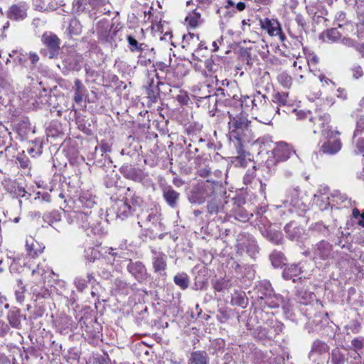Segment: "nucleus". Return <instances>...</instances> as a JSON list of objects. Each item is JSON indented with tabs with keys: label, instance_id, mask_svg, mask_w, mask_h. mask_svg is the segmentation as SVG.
I'll return each mask as SVG.
<instances>
[{
	"label": "nucleus",
	"instance_id": "nucleus-57",
	"mask_svg": "<svg viewBox=\"0 0 364 364\" xmlns=\"http://www.w3.org/2000/svg\"><path fill=\"white\" fill-rule=\"evenodd\" d=\"M350 344L353 350H350V353H360V351L364 349V337L358 336L354 338Z\"/></svg>",
	"mask_w": 364,
	"mask_h": 364
},
{
	"label": "nucleus",
	"instance_id": "nucleus-49",
	"mask_svg": "<svg viewBox=\"0 0 364 364\" xmlns=\"http://www.w3.org/2000/svg\"><path fill=\"white\" fill-rule=\"evenodd\" d=\"M272 264L275 268L282 267L285 264L286 258L284 254L279 251H274L269 256Z\"/></svg>",
	"mask_w": 364,
	"mask_h": 364
},
{
	"label": "nucleus",
	"instance_id": "nucleus-19",
	"mask_svg": "<svg viewBox=\"0 0 364 364\" xmlns=\"http://www.w3.org/2000/svg\"><path fill=\"white\" fill-rule=\"evenodd\" d=\"M42 41L47 48L46 55L49 58H53L58 54L60 41L55 34H43Z\"/></svg>",
	"mask_w": 364,
	"mask_h": 364
},
{
	"label": "nucleus",
	"instance_id": "nucleus-7",
	"mask_svg": "<svg viewBox=\"0 0 364 364\" xmlns=\"http://www.w3.org/2000/svg\"><path fill=\"white\" fill-rule=\"evenodd\" d=\"M119 30L118 26L107 18H103L97 23L96 32L99 41L111 49L117 46L116 36Z\"/></svg>",
	"mask_w": 364,
	"mask_h": 364
},
{
	"label": "nucleus",
	"instance_id": "nucleus-30",
	"mask_svg": "<svg viewBox=\"0 0 364 364\" xmlns=\"http://www.w3.org/2000/svg\"><path fill=\"white\" fill-rule=\"evenodd\" d=\"M110 151L111 147L109 144L105 141H102L99 146L95 147V154H97L98 152H100L101 154V156L103 158L104 161L102 162V160L99 159L96 160L95 164L100 167L106 166L107 164H111L112 161L109 157H108L107 155V153L109 152Z\"/></svg>",
	"mask_w": 364,
	"mask_h": 364
},
{
	"label": "nucleus",
	"instance_id": "nucleus-8",
	"mask_svg": "<svg viewBox=\"0 0 364 364\" xmlns=\"http://www.w3.org/2000/svg\"><path fill=\"white\" fill-rule=\"evenodd\" d=\"M333 245L326 241L321 240L312 245L311 250H307L304 254L310 256L316 264H320L321 261L328 264L334 258Z\"/></svg>",
	"mask_w": 364,
	"mask_h": 364
},
{
	"label": "nucleus",
	"instance_id": "nucleus-39",
	"mask_svg": "<svg viewBox=\"0 0 364 364\" xmlns=\"http://www.w3.org/2000/svg\"><path fill=\"white\" fill-rule=\"evenodd\" d=\"M82 60V55L72 52L65 58L63 62L69 70H78Z\"/></svg>",
	"mask_w": 364,
	"mask_h": 364
},
{
	"label": "nucleus",
	"instance_id": "nucleus-61",
	"mask_svg": "<svg viewBox=\"0 0 364 364\" xmlns=\"http://www.w3.org/2000/svg\"><path fill=\"white\" fill-rule=\"evenodd\" d=\"M205 75L211 76L218 71V70L220 68V66L215 63L213 59L209 58L205 61Z\"/></svg>",
	"mask_w": 364,
	"mask_h": 364
},
{
	"label": "nucleus",
	"instance_id": "nucleus-35",
	"mask_svg": "<svg viewBox=\"0 0 364 364\" xmlns=\"http://www.w3.org/2000/svg\"><path fill=\"white\" fill-rule=\"evenodd\" d=\"M33 7L41 11H54L58 7L55 0H32Z\"/></svg>",
	"mask_w": 364,
	"mask_h": 364
},
{
	"label": "nucleus",
	"instance_id": "nucleus-22",
	"mask_svg": "<svg viewBox=\"0 0 364 364\" xmlns=\"http://www.w3.org/2000/svg\"><path fill=\"white\" fill-rule=\"evenodd\" d=\"M314 203L321 210H326L331 207L330 190L328 186H321L316 194L314 195Z\"/></svg>",
	"mask_w": 364,
	"mask_h": 364
},
{
	"label": "nucleus",
	"instance_id": "nucleus-23",
	"mask_svg": "<svg viewBox=\"0 0 364 364\" xmlns=\"http://www.w3.org/2000/svg\"><path fill=\"white\" fill-rule=\"evenodd\" d=\"M120 171L124 178L134 182L142 183L146 178V175L141 169L136 168L131 164L123 165Z\"/></svg>",
	"mask_w": 364,
	"mask_h": 364
},
{
	"label": "nucleus",
	"instance_id": "nucleus-36",
	"mask_svg": "<svg viewBox=\"0 0 364 364\" xmlns=\"http://www.w3.org/2000/svg\"><path fill=\"white\" fill-rule=\"evenodd\" d=\"M11 137L10 136V133L6 130L3 132H0V147L5 146L4 151H0V155H3L5 154L6 157H9V156L11 154V151L14 150V148L11 146Z\"/></svg>",
	"mask_w": 364,
	"mask_h": 364
},
{
	"label": "nucleus",
	"instance_id": "nucleus-56",
	"mask_svg": "<svg viewBox=\"0 0 364 364\" xmlns=\"http://www.w3.org/2000/svg\"><path fill=\"white\" fill-rule=\"evenodd\" d=\"M49 272H51V273L53 274L52 269H50V267H48L46 264H38L36 269L32 271V274L33 276L37 275L41 277V279L42 281H44L45 278L46 277V274Z\"/></svg>",
	"mask_w": 364,
	"mask_h": 364
},
{
	"label": "nucleus",
	"instance_id": "nucleus-15",
	"mask_svg": "<svg viewBox=\"0 0 364 364\" xmlns=\"http://www.w3.org/2000/svg\"><path fill=\"white\" fill-rule=\"evenodd\" d=\"M230 208L228 209L227 216L233 217L235 220L241 222H247L251 217L252 213H249L242 205L245 204V200L240 197H234L230 198Z\"/></svg>",
	"mask_w": 364,
	"mask_h": 364
},
{
	"label": "nucleus",
	"instance_id": "nucleus-54",
	"mask_svg": "<svg viewBox=\"0 0 364 364\" xmlns=\"http://www.w3.org/2000/svg\"><path fill=\"white\" fill-rule=\"evenodd\" d=\"M267 211L265 207H261L255 212L256 220H257L258 225H262V227L271 228L270 223L267 217L263 216V214Z\"/></svg>",
	"mask_w": 364,
	"mask_h": 364
},
{
	"label": "nucleus",
	"instance_id": "nucleus-9",
	"mask_svg": "<svg viewBox=\"0 0 364 364\" xmlns=\"http://www.w3.org/2000/svg\"><path fill=\"white\" fill-rule=\"evenodd\" d=\"M328 363L329 364H364V355L350 353V350L336 347L329 353Z\"/></svg>",
	"mask_w": 364,
	"mask_h": 364
},
{
	"label": "nucleus",
	"instance_id": "nucleus-52",
	"mask_svg": "<svg viewBox=\"0 0 364 364\" xmlns=\"http://www.w3.org/2000/svg\"><path fill=\"white\" fill-rule=\"evenodd\" d=\"M100 256V251L93 247H88L85 250L84 257L87 262H94L99 259Z\"/></svg>",
	"mask_w": 364,
	"mask_h": 364
},
{
	"label": "nucleus",
	"instance_id": "nucleus-53",
	"mask_svg": "<svg viewBox=\"0 0 364 364\" xmlns=\"http://www.w3.org/2000/svg\"><path fill=\"white\" fill-rule=\"evenodd\" d=\"M67 31L70 36L80 35L82 32V25L77 18H73L70 21Z\"/></svg>",
	"mask_w": 364,
	"mask_h": 364
},
{
	"label": "nucleus",
	"instance_id": "nucleus-47",
	"mask_svg": "<svg viewBox=\"0 0 364 364\" xmlns=\"http://www.w3.org/2000/svg\"><path fill=\"white\" fill-rule=\"evenodd\" d=\"M259 299L258 302L274 292L272 284L269 281H262L258 286Z\"/></svg>",
	"mask_w": 364,
	"mask_h": 364
},
{
	"label": "nucleus",
	"instance_id": "nucleus-27",
	"mask_svg": "<svg viewBox=\"0 0 364 364\" xmlns=\"http://www.w3.org/2000/svg\"><path fill=\"white\" fill-rule=\"evenodd\" d=\"M137 63L141 66H147L153 63L155 58V52L153 48H149L146 44L141 48Z\"/></svg>",
	"mask_w": 364,
	"mask_h": 364
},
{
	"label": "nucleus",
	"instance_id": "nucleus-18",
	"mask_svg": "<svg viewBox=\"0 0 364 364\" xmlns=\"http://www.w3.org/2000/svg\"><path fill=\"white\" fill-rule=\"evenodd\" d=\"M151 264L153 271L155 274L160 276L166 275L167 269V256L162 251L154 247H151Z\"/></svg>",
	"mask_w": 364,
	"mask_h": 364
},
{
	"label": "nucleus",
	"instance_id": "nucleus-58",
	"mask_svg": "<svg viewBox=\"0 0 364 364\" xmlns=\"http://www.w3.org/2000/svg\"><path fill=\"white\" fill-rule=\"evenodd\" d=\"M217 14L219 15L220 20V24L223 25L224 20L228 21L229 18L232 17L235 14V11L232 9H229L228 8L221 7L217 10Z\"/></svg>",
	"mask_w": 364,
	"mask_h": 364
},
{
	"label": "nucleus",
	"instance_id": "nucleus-31",
	"mask_svg": "<svg viewBox=\"0 0 364 364\" xmlns=\"http://www.w3.org/2000/svg\"><path fill=\"white\" fill-rule=\"evenodd\" d=\"M97 281L93 273H87L85 277L82 276H77L75 277L73 284L79 292H82L87 287L88 284H94Z\"/></svg>",
	"mask_w": 364,
	"mask_h": 364
},
{
	"label": "nucleus",
	"instance_id": "nucleus-4",
	"mask_svg": "<svg viewBox=\"0 0 364 364\" xmlns=\"http://www.w3.org/2000/svg\"><path fill=\"white\" fill-rule=\"evenodd\" d=\"M223 187L216 181H205L193 186L188 196L191 203L202 204L215 196H219Z\"/></svg>",
	"mask_w": 364,
	"mask_h": 364
},
{
	"label": "nucleus",
	"instance_id": "nucleus-40",
	"mask_svg": "<svg viewBox=\"0 0 364 364\" xmlns=\"http://www.w3.org/2000/svg\"><path fill=\"white\" fill-rule=\"evenodd\" d=\"M341 37V34L336 28L328 29L320 35V38L326 43H333L337 42Z\"/></svg>",
	"mask_w": 364,
	"mask_h": 364
},
{
	"label": "nucleus",
	"instance_id": "nucleus-45",
	"mask_svg": "<svg viewBox=\"0 0 364 364\" xmlns=\"http://www.w3.org/2000/svg\"><path fill=\"white\" fill-rule=\"evenodd\" d=\"M173 282L181 289L186 290L189 287L190 277L186 273L180 272L174 276Z\"/></svg>",
	"mask_w": 364,
	"mask_h": 364
},
{
	"label": "nucleus",
	"instance_id": "nucleus-43",
	"mask_svg": "<svg viewBox=\"0 0 364 364\" xmlns=\"http://www.w3.org/2000/svg\"><path fill=\"white\" fill-rule=\"evenodd\" d=\"M75 92L73 100L77 104H80L82 102L83 97L87 92L85 87L79 79L75 80V86L73 87Z\"/></svg>",
	"mask_w": 364,
	"mask_h": 364
},
{
	"label": "nucleus",
	"instance_id": "nucleus-44",
	"mask_svg": "<svg viewBox=\"0 0 364 364\" xmlns=\"http://www.w3.org/2000/svg\"><path fill=\"white\" fill-rule=\"evenodd\" d=\"M329 349V346L326 342L321 340H316L311 346L309 357L311 358L314 354H324L328 352Z\"/></svg>",
	"mask_w": 364,
	"mask_h": 364
},
{
	"label": "nucleus",
	"instance_id": "nucleus-24",
	"mask_svg": "<svg viewBox=\"0 0 364 364\" xmlns=\"http://www.w3.org/2000/svg\"><path fill=\"white\" fill-rule=\"evenodd\" d=\"M304 264H305L304 262H300L299 264H292L287 266L283 270V277L287 280L292 279L294 282H295L298 279H301L302 277L305 278V276H301V274L305 272Z\"/></svg>",
	"mask_w": 364,
	"mask_h": 364
},
{
	"label": "nucleus",
	"instance_id": "nucleus-46",
	"mask_svg": "<svg viewBox=\"0 0 364 364\" xmlns=\"http://www.w3.org/2000/svg\"><path fill=\"white\" fill-rule=\"evenodd\" d=\"M252 335L255 338L259 340H271L274 338L273 333L269 331V328L262 326H259L255 329H254Z\"/></svg>",
	"mask_w": 364,
	"mask_h": 364
},
{
	"label": "nucleus",
	"instance_id": "nucleus-38",
	"mask_svg": "<svg viewBox=\"0 0 364 364\" xmlns=\"http://www.w3.org/2000/svg\"><path fill=\"white\" fill-rule=\"evenodd\" d=\"M5 190L11 194L13 198H23L26 196L25 189L19 186L15 181H6L4 183Z\"/></svg>",
	"mask_w": 364,
	"mask_h": 364
},
{
	"label": "nucleus",
	"instance_id": "nucleus-60",
	"mask_svg": "<svg viewBox=\"0 0 364 364\" xmlns=\"http://www.w3.org/2000/svg\"><path fill=\"white\" fill-rule=\"evenodd\" d=\"M284 231L289 238L291 240L296 239L300 232L299 229L297 228L293 223L286 225L284 227Z\"/></svg>",
	"mask_w": 364,
	"mask_h": 364
},
{
	"label": "nucleus",
	"instance_id": "nucleus-10",
	"mask_svg": "<svg viewBox=\"0 0 364 364\" xmlns=\"http://www.w3.org/2000/svg\"><path fill=\"white\" fill-rule=\"evenodd\" d=\"M134 213V207L130 201L124 198L112 200L110 207L107 210V220H124Z\"/></svg>",
	"mask_w": 364,
	"mask_h": 364
},
{
	"label": "nucleus",
	"instance_id": "nucleus-2",
	"mask_svg": "<svg viewBox=\"0 0 364 364\" xmlns=\"http://www.w3.org/2000/svg\"><path fill=\"white\" fill-rule=\"evenodd\" d=\"M229 114V133L228 136L230 143L233 144L237 153L242 151L245 145L253 139V134L250 129V121L247 114L240 113L235 116Z\"/></svg>",
	"mask_w": 364,
	"mask_h": 364
},
{
	"label": "nucleus",
	"instance_id": "nucleus-33",
	"mask_svg": "<svg viewBox=\"0 0 364 364\" xmlns=\"http://www.w3.org/2000/svg\"><path fill=\"white\" fill-rule=\"evenodd\" d=\"M23 315L21 314V311L18 308H13L9 311L7 314V320L9 325L14 328L20 329L21 328V318ZM26 319V316H23Z\"/></svg>",
	"mask_w": 364,
	"mask_h": 364
},
{
	"label": "nucleus",
	"instance_id": "nucleus-16",
	"mask_svg": "<svg viewBox=\"0 0 364 364\" xmlns=\"http://www.w3.org/2000/svg\"><path fill=\"white\" fill-rule=\"evenodd\" d=\"M138 224L141 228H149L154 226L156 229H160L162 225L161 223V213L157 208H151L141 213L138 215Z\"/></svg>",
	"mask_w": 364,
	"mask_h": 364
},
{
	"label": "nucleus",
	"instance_id": "nucleus-28",
	"mask_svg": "<svg viewBox=\"0 0 364 364\" xmlns=\"http://www.w3.org/2000/svg\"><path fill=\"white\" fill-rule=\"evenodd\" d=\"M259 230L262 235L272 243L279 245L282 242L283 235L282 232L267 227H259Z\"/></svg>",
	"mask_w": 364,
	"mask_h": 364
},
{
	"label": "nucleus",
	"instance_id": "nucleus-17",
	"mask_svg": "<svg viewBox=\"0 0 364 364\" xmlns=\"http://www.w3.org/2000/svg\"><path fill=\"white\" fill-rule=\"evenodd\" d=\"M67 220L69 224L77 223L83 229L91 228L92 231L95 230V222L93 215H90L85 219L87 213L79 212L77 210L72 211H66Z\"/></svg>",
	"mask_w": 364,
	"mask_h": 364
},
{
	"label": "nucleus",
	"instance_id": "nucleus-14",
	"mask_svg": "<svg viewBox=\"0 0 364 364\" xmlns=\"http://www.w3.org/2000/svg\"><path fill=\"white\" fill-rule=\"evenodd\" d=\"M237 251L240 255L246 253L252 258H255L259 252V247L254 237L250 234H240L237 240Z\"/></svg>",
	"mask_w": 364,
	"mask_h": 364
},
{
	"label": "nucleus",
	"instance_id": "nucleus-42",
	"mask_svg": "<svg viewBox=\"0 0 364 364\" xmlns=\"http://www.w3.org/2000/svg\"><path fill=\"white\" fill-rule=\"evenodd\" d=\"M199 36L194 33H188L183 36L182 48L192 50L198 44Z\"/></svg>",
	"mask_w": 364,
	"mask_h": 364
},
{
	"label": "nucleus",
	"instance_id": "nucleus-20",
	"mask_svg": "<svg viewBox=\"0 0 364 364\" xmlns=\"http://www.w3.org/2000/svg\"><path fill=\"white\" fill-rule=\"evenodd\" d=\"M274 158L277 161H284L295 154L293 147L286 142L280 141L276 144L272 151Z\"/></svg>",
	"mask_w": 364,
	"mask_h": 364
},
{
	"label": "nucleus",
	"instance_id": "nucleus-1",
	"mask_svg": "<svg viewBox=\"0 0 364 364\" xmlns=\"http://www.w3.org/2000/svg\"><path fill=\"white\" fill-rule=\"evenodd\" d=\"M105 259L114 266L116 269L121 267L122 262L127 263V272L139 283H146L150 275L147 272L145 264L139 261H133L128 259L127 253L124 252L122 245L117 248L106 247L105 248Z\"/></svg>",
	"mask_w": 364,
	"mask_h": 364
},
{
	"label": "nucleus",
	"instance_id": "nucleus-25",
	"mask_svg": "<svg viewBox=\"0 0 364 364\" xmlns=\"http://www.w3.org/2000/svg\"><path fill=\"white\" fill-rule=\"evenodd\" d=\"M25 246L28 255L33 258L41 255L45 249V246L36 240L32 236L26 237Z\"/></svg>",
	"mask_w": 364,
	"mask_h": 364
},
{
	"label": "nucleus",
	"instance_id": "nucleus-37",
	"mask_svg": "<svg viewBox=\"0 0 364 364\" xmlns=\"http://www.w3.org/2000/svg\"><path fill=\"white\" fill-rule=\"evenodd\" d=\"M163 197L170 207L176 208L177 206L179 193L172 187L168 186L164 189Z\"/></svg>",
	"mask_w": 364,
	"mask_h": 364
},
{
	"label": "nucleus",
	"instance_id": "nucleus-29",
	"mask_svg": "<svg viewBox=\"0 0 364 364\" xmlns=\"http://www.w3.org/2000/svg\"><path fill=\"white\" fill-rule=\"evenodd\" d=\"M66 213V211L64 210H52L50 212H47L43 214V220L44 222L47 223L49 225L54 228L58 231L59 230V223L61 220L62 215L61 214Z\"/></svg>",
	"mask_w": 364,
	"mask_h": 364
},
{
	"label": "nucleus",
	"instance_id": "nucleus-55",
	"mask_svg": "<svg viewBox=\"0 0 364 364\" xmlns=\"http://www.w3.org/2000/svg\"><path fill=\"white\" fill-rule=\"evenodd\" d=\"M315 295L309 291L300 290L297 294L298 301L302 304L307 305L314 300Z\"/></svg>",
	"mask_w": 364,
	"mask_h": 364
},
{
	"label": "nucleus",
	"instance_id": "nucleus-64",
	"mask_svg": "<svg viewBox=\"0 0 364 364\" xmlns=\"http://www.w3.org/2000/svg\"><path fill=\"white\" fill-rule=\"evenodd\" d=\"M353 144L357 149V151L364 156V135L353 136Z\"/></svg>",
	"mask_w": 364,
	"mask_h": 364
},
{
	"label": "nucleus",
	"instance_id": "nucleus-50",
	"mask_svg": "<svg viewBox=\"0 0 364 364\" xmlns=\"http://www.w3.org/2000/svg\"><path fill=\"white\" fill-rule=\"evenodd\" d=\"M331 208H338L343 203L347 200V197L337 190L330 193Z\"/></svg>",
	"mask_w": 364,
	"mask_h": 364
},
{
	"label": "nucleus",
	"instance_id": "nucleus-11",
	"mask_svg": "<svg viewBox=\"0 0 364 364\" xmlns=\"http://www.w3.org/2000/svg\"><path fill=\"white\" fill-rule=\"evenodd\" d=\"M75 208L79 212L87 213L85 219L93 215L95 222V229L100 223L99 215L97 214L98 207L95 201V197L90 192H84L80 194L78 199L75 202Z\"/></svg>",
	"mask_w": 364,
	"mask_h": 364
},
{
	"label": "nucleus",
	"instance_id": "nucleus-21",
	"mask_svg": "<svg viewBox=\"0 0 364 364\" xmlns=\"http://www.w3.org/2000/svg\"><path fill=\"white\" fill-rule=\"evenodd\" d=\"M28 6L26 2L21 1L12 4L7 12V17L16 21H23L27 17Z\"/></svg>",
	"mask_w": 364,
	"mask_h": 364
},
{
	"label": "nucleus",
	"instance_id": "nucleus-63",
	"mask_svg": "<svg viewBox=\"0 0 364 364\" xmlns=\"http://www.w3.org/2000/svg\"><path fill=\"white\" fill-rule=\"evenodd\" d=\"M200 21V14L197 12H193L186 18V23L192 28H196L199 25Z\"/></svg>",
	"mask_w": 364,
	"mask_h": 364
},
{
	"label": "nucleus",
	"instance_id": "nucleus-12",
	"mask_svg": "<svg viewBox=\"0 0 364 364\" xmlns=\"http://www.w3.org/2000/svg\"><path fill=\"white\" fill-rule=\"evenodd\" d=\"M299 193L298 188H291L288 191L287 199L284 200L281 205H273L275 209L281 208H287L289 213H296L301 215L307 210L306 205L301 201L299 197Z\"/></svg>",
	"mask_w": 364,
	"mask_h": 364
},
{
	"label": "nucleus",
	"instance_id": "nucleus-26",
	"mask_svg": "<svg viewBox=\"0 0 364 364\" xmlns=\"http://www.w3.org/2000/svg\"><path fill=\"white\" fill-rule=\"evenodd\" d=\"M260 26L263 30L267 31L270 36H276L282 29L280 23L274 18H266L259 21Z\"/></svg>",
	"mask_w": 364,
	"mask_h": 364
},
{
	"label": "nucleus",
	"instance_id": "nucleus-51",
	"mask_svg": "<svg viewBox=\"0 0 364 364\" xmlns=\"http://www.w3.org/2000/svg\"><path fill=\"white\" fill-rule=\"evenodd\" d=\"M231 286L232 284L230 280L225 278L218 279L213 282V287L215 291L218 292H224L226 290H228Z\"/></svg>",
	"mask_w": 364,
	"mask_h": 364
},
{
	"label": "nucleus",
	"instance_id": "nucleus-13",
	"mask_svg": "<svg viewBox=\"0 0 364 364\" xmlns=\"http://www.w3.org/2000/svg\"><path fill=\"white\" fill-rule=\"evenodd\" d=\"M226 191L223 189L219 196H215L207 201V211L211 215L225 214L227 216L230 208V198L225 196Z\"/></svg>",
	"mask_w": 364,
	"mask_h": 364
},
{
	"label": "nucleus",
	"instance_id": "nucleus-5",
	"mask_svg": "<svg viewBox=\"0 0 364 364\" xmlns=\"http://www.w3.org/2000/svg\"><path fill=\"white\" fill-rule=\"evenodd\" d=\"M253 107H252V114L255 115V119L258 121L267 124L271 122V119L275 112L272 104L268 100L264 95L257 92L253 96Z\"/></svg>",
	"mask_w": 364,
	"mask_h": 364
},
{
	"label": "nucleus",
	"instance_id": "nucleus-34",
	"mask_svg": "<svg viewBox=\"0 0 364 364\" xmlns=\"http://www.w3.org/2000/svg\"><path fill=\"white\" fill-rule=\"evenodd\" d=\"M188 364H210V358L205 350H196L191 353Z\"/></svg>",
	"mask_w": 364,
	"mask_h": 364
},
{
	"label": "nucleus",
	"instance_id": "nucleus-41",
	"mask_svg": "<svg viewBox=\"0 0 364 364\" xmlns=\"http://www.w3.org/2000/svg\"><path fill=\"white\" fill-rule=\"evenodd\" d=\"M8 61L12 60L16 65H24L28 60L27 53H24L21 50H13L9 54Z\"/></svg>",
	"mask_w": 364,
	"mask_h": 364
},
{
	"label": "nucleus",
	"instance_id": "nucleus-6",
	"mask_svg": "<svg viewBox=\"0 0 364 364\" xmlns=\"http://www.w3.org/2000/svg\"><path fill=\"white\" fill-rule=\"evenodd\" d=\"M254 322L258 324H266L269 331L273 333L274 338L282 333L284 328L283 323L275 320L272 314L266 312L260 308L255 309L253 314L250 316L247 324L248 329L253 328Z\"/></svg>",
	"mask_w": 364,
	"mask_h": 364
},
{
	"label": "nucleus",
	"instance_id": "nucleus-62",
	"mask_svg": "<svg viewBox=\"0 0 364 364\" xmlns=\"http://www.w3.org/2000/svg\"><path fill=\"white\" fill-rule=\"evenodd\" d=\"M344 328L347 334H356L360 331L361 326L358 321L352 320L348 324H346Z\"/></svg>",
	"mask_w": 364,
	"mask_h": 364
},
{
	"label": "nucleus",
	"instance_id": "nucleus-32",
	"mask_svg": "<svg viewBox=\"0 0 364 364\" xmlns=\"http://www.w3.org/2000/svg\"><path fill=\"white\" fill-rule=\"evenodd\" d=\"M283 302V297L273 292L267 297H264L262 300L259 301V304L262 306H267L270 309H277L279 308Z\"/></svg>",
	"mask_w": 364,
	"mask_h": 364
},
{
	"label": "nucleus",
	"instance_id": "nucleus-3",
	"mask_svg": "<svg viewBox=\"0 0 364 364\" xmlns=\"http://www.w3.org/2000/svg\"><path fill=\"white\" fill-rule=\"evenodd\" d=\"M330 120L331 117L326 113L319 115L318 118L321 134L327 138V141L323 144L320 151L323 154L333 155L341 150L342 144L338 136L340 132L331 129L328 125Z\"/></svg>",
	"mask_w": 364,
	"mask_h": 364
},
{
	"label": "nucleus",
	"instance_id": "nucleus-59",
	"mask_svg": "<svg viewBox=\"0 0 364 364\" xmlns=\"http://www.w3.org/2000/svg\"><path fill=\"white\" fill-rule=\"evenodd\" d=\"M25 287L21 279L17 280V287L15 290L16 300L18 303L22 304L25 299Z\"/></svg>",
	"mask_w": 364,
	"mask_h": 364
},
{
	"label": "nucleus",
	"instance_id": "nucleus-48",
	"mask_svg": "<svg viewBox=\"0 0 364 364\" xmlns=\"http://www.w3.org/2000/svg\"><path fill=\"white\" fill-rule=\"evenodd\" d=\"M323 326L321 317L320 315H316L312 320H309L306 324V328L309 333L319 331Z\"/></svg>",
	"mask_w": 364,
	"mask_h": 364
}]
</instances>
